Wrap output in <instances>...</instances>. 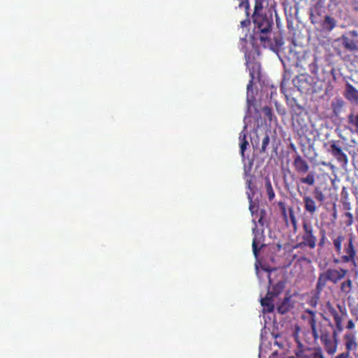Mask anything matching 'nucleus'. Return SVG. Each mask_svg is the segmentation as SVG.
Segmentation results:
<instances>
[{"label":"nucleus","mask_w":358,"mask_h":358,"mask_svg":"<svg viewBox=\"0 0 358 358\" xmlns=\"http://www.w3.org/2000/svg\"><path fill=\"white\" fill-rule=\"evenodd\" d=\"M301 183L313 185L315 183V176L313 173H310L306 177L301 178L299 180Z\"/></svg>","instance_id":"7c9ffc66"},{"label":"nucleus","mask_w":358,"mask_h":358,"mask_svg":"<svg viewBox=\"0 0 358 358\" xmlns=\"http://www.w3.org/2000/svg\"><path fill=\"white\" fill-rule=\"evenodd\" d=\"M275 344L280 347L281 349H286L287 348H289L290 345L289 343L286 341L284 343L282 341V336H275Z\"/></svg>","instance_id":"473e14b6"},{"label":"nucleus","mask_w":358,"mask_h":358,"mask_svg":"<svg viewBox=\"0 0 358 358\" xmlns=\"http://www.w3.org/2000/svg\"><path fill=\"white\" fill-rule=\"evenodd\" d=\"M341 332L333 330L331 336L320 341L324 350L329 355H333L336 352L338 344V335Z\"/></svg>","instance_id":"9d476101"},{"label":"nucleus","mask_w":358,"mask_h":358,"mask_svg":"<svg viewBox=\"0 0 358 358\" xmlns=\"http://www.w3.org/2000/svg\"><path fill=\"white\" fill-rule=\"evenodd\" d=\"M238 8L243 9L245 12V19L241 20L240 22H251L250 18V3L249 0H239Z\"/></svg>","instance_id":"aec40b11"},{"label":"nucleus","mask_w":358,"mask_h":358,"mask_svg":"<svg viewBox=\"0 0 358 358\" xmlns=\"http://www.w3.org/2000/svg\"><path fill=\"white\" fill-rule=\"evenodd\" d=\"M306 313L308 314V315H302V318L308 319V323L311 328L313 336L315 340L320 338V340L321 341L331 336V334L327 327L320 325L319 330L317 329L315 313L313 310H307Z\"/></svg>","instance_id":"0eeeda50"},{"label":"nucleus","mask_w":358,"mask_h":358,"mask_svg":"<svg viewBox=\"0 0 358 358\" xmlns=\"http://www.w3.org/2000/svg\"><path fill=\"white\" fill-rule=\"evenodd\" d=\"M262 113L265 118L268 119L269 121H272L273 113L270 107L265 106L262 108Z\"/></svg>","instance_id":"72a5a7b5"},{"label":"nucleus","mask_w":358,"mask_h":358,"mask_svg":"<svg viewBox=\"0 0 358 358\" xmlns=\"http://www.w3.org/2000/svg\"><path fill=\"white\" fill-rule=\"evenodd\" d=\"M264 186L268 199L269 201H272L275 197V192L268 176L264 178Z\"/></svg>","instance_id":"b1692460"},{"label":"nucleus","mask_w":358,"mask_h":358,"mask_svg":"<svg viewBox=\"0 0 358 358\" xmlns=\"http://www.w3.org/2000/svg\"><path fill=\"white\" fill-rule=\"evenodd\" d=\"M344 241L345 236L341 234L333 239L334 248L338 255V257L333 259V262L336 264H350L354 268H357V249L355 238L350 235L345 242Z\"/></svg>","instance_id":"f03ea898"},{"label":"nucleus","mask_w":358,"mask_h":358,"mask_svg":"<svg viewBox=\"0 0 358 358\" xmlns=\"http://www.w3.org/2000/svg\"><path fill=\"white\" fill-rule=\"evenodd\" d=\"M272 292L270 291V288L268 290L266 296L261 299V304L264 308L268 313L273 312L274 310L273 298Z\"/></svg>","instance_id":"f3484780"},{"label":"nucleus","mask_w":358,"mask_h":358,"mask_svg":"<svg viewBox=\"0 0 358 358\" xmlns=\"http://www.w3.org/2000/svg\"><path fill=\"white\" fill-rule=\"evenodd\" d=\"M287 28H288L289 29H291V24H290V23H288V24H287Z\"/></svg>","instance_id":"3c124183"},{"label":"nucleus","mask_w":358,"mask_h":358,"mask_svg":"<svg viewBox=\"0 0 358 358\" xmlns=\"http://www.w3.org/2000/svg\"><path fill=\"white\" fill-rule=\"evenodd\" d=\"M331 26H330V29H332L334 26H335V24L334 23H332V24H329Z\"/></svg>","instance_id":"8fccbe9b"},{"label":"nucleus","mask_w":358,"mask_h":358,"mask_svg":"<svg viewBox=\"0 0 358 358\" xmlns=\"http://www.w3.org/2000/svg\"><path fill=\"white\" fill-rule=\"evenodd\" d=\"M343 95L350 102H358V90L350 83H346Z\"/></svg>","instance_id":"2eb2a0df"},{"label":"nucleus","mask_w":358,"mask_h":358,"mask_svg":"<svg viewBox=\"0 0 358 358\" xmlns=\"http://www.w3.org/2000/svg\"><path fill=\"white\" fill-rule=\"evenodd\" d=\"M250 80L247 85V90L250 91L253 85L254 80L260 76V65L257 62H253L248 66Z\"/></svg>","instance_id":"ddd939ff"},{"label":"nucleus","mask_w":358,"mask_h":358,"mask_svg":"<svg viewBox=\"0 0 358 358\" xmlns=\"http://www.w3.org/2000/svg\"><path fill=\"white\" fill-rule=\"evenodd\" d=\"M240 138L241 141L240 144L241 154L243 157H244V152L247 146L248 145V142L246 140V134L243 131L240 134Z\"/></svg>","instance_id":"cd10ccee"},{"label":"nucleus","mask_w":358,"mask_h":358,"mask_svg":"<svg viewBox=\"0 0 358 358\" xmlns=\"http://www.w3.org/2000/svg\"><path fill=\"white\" fill-rule=\"evenodd\" d=\"M270 138L268 134H266L265 136L262 139V147H261V152H265L266 148L269 144Z\"/></svg>","instance_id":"f704fd0d"},{"label":"nucleus","mask_w":358,"mask_h":358,"mask_svg":"<svg viewBox=\"0 0 358 358\" xmlns=\"http://www.w3.org/2000/svg\"><path fill=\"white\" fill-rule=\"evenodd\" d=\"M294 340L297 343V348L294 350L295 356H292V358H310L311 349L308 347H305L299 341V337L296 334L294 335Z\"/></svg>","instance_id":"f8f14e48"},{"label":"nucleus","mask_w":358,"mask_h":358,"mask_svg":"<svg viewBox=\"0 0 358 358\" xmlns=\"http://www.w3.org/2000/svg\"><path fill=\"white\" fill-rule=\"evenodd\" d=\"M271 0H255L254 11L252 15V22H279L280 19L275 10L267 8Z\"/></svg>","instance_id":"7ed1b4c3"},{"label":"nucleus","mask_w":358,"mask_h":358,"mask_svg":"<svg viewBox=\"0 0 358 358\" xmlns=\"http://www.w3.org/2000/svg\"><path fill=\"white\" fill-rule=\"evenodd\" d=\"M292 226L294 227V230H296V220H295V217H294V216L293 215H292Z\"/></svg>","instance_id":"37998d69"},{"label":"nucleus","mask_w":358,"mask_h":358,"mask_svg":"<svg viewBox=\"0 0 358 358\" xmlns=\"http://www.w3.org/2000/svg\"><path fill=\"white\" fill-rule=\"evenodd\" d=\"M290 296H285L284 301L278 306V312L281 314L287 313L290 308L291 303L289 302Z\"/></svg>","instance_id":"393cba45"},{"label":"nucleus","mask_w":358,"mask_h":358,"mask_svg":"<svg viewBox=\"0 0 358 358\" xmlns=\"http://www.w3.org/2000/svg\"><path fill=\"white\" fill-rule=\"evenodd\" d=\"M342 204L343 208L345 210L350 211L352 209V206L348 199V196L347 192H344V190L342 191Z\"/></svg>","instance_id":"c85d7f7f"},{"label":"nucleus","mask_w":358,"mask_h":358,"mask_svg":"<svg viewBox=\"0 0 358 358\" xmlns=\"http://www.w3.org/2000/svg\"><path fill=\"white\" fill-rule=\"evenodd\" d=\"M303 201L305 203V209L308 213L313 214L317 209L316 204L313 199L310 196H306L303 197Z\"/></svg>","instance_id":"5701e85b"},{"label":"nucleus","mask_w":358,"mask_h":358,"mask_svg":"<svg viewBox=\"0 0 358 358\" xmlns=\"http://www.w3.org/2000/svg\"><path fill=\"white\" fill-rule=\"evenodd\" d=\"M276 354H277V352H273V353L272 354V355L274 357Z\"/></svg>","instance_id":"5fc2aeb1"},{"label":"nucleus","mask_w":358,"mask_h":358,"mask_svg":"<svg viewBox=\"0 0 358 358\" xmlns=\"http://www.w3.org/2000/svg\"><path fill=\"white\" fill-rule=\"evenodd\" d=\"M345 101L341 97H336L331 103V108L334 116L337 117L342 112Z\"/></svg>","instance_id":"6ab92c4d"},{"label":"nucleus","mask_w":358,"mask_h":358,"mask_svg":"<svg viewBox=\"0 0 358 358\" xmlns=\"http://www.w3.org/2000/svg\"><path fill=\"white\" fill-rule=\"evenodd\" d=\"M310 358H325L322 349L320 347L311 349Z\"/></svg>","instance_id":"c756f323"},{"label":"nucleus","mask_w":358,"mask_h":358,"mask_svg":"<svg viewBox=\"0 0 358 358\" xmlns=\"http://www.w3.org/2000/svg\"><path fill=\"white\" fill-rule=\"evenodd\" d=\"M332 215H333L334 219H336V217H337V213H336V207L335 206L334 207V213H333Z\"/></svg>","instance_id":"09e8293b"},{"label":"nucleus","mask_w":358,"mask_h":358,"mask_svg":"<svg viewBox=\"0 0 358 358\" xmlns=\"http://www.w3.org/2000/svg\"><path fill=\"white\" fill-rule=\"evenodd\" d=\"M287 173L285 172L284 173V181H285V186L287 187L288 186V183H287Z\"/></svg>","instance_id":"c03bdc74"},{"label":"nucleus","mask_w":358,"mask_h":358,"mask_svg":"<svg viewBox=\"0 0 358 358\" xmlns=\"http://www.w3.org/2000/svg\"><path fill=\"white\" fill-rule=\"evenodd\" d=\"M247 24H245V23L241 24L242 27H246V25H247Z\"/></svg>","instance_id":"603ef678"},{"label":"nucleus","mask_w":358,"mask_h":358,"mask_svg":"<svg viewBox=\"0 0 358 358\" xmlns=\"http://www.w3.org/2000/svg\"><path fill=\"white\" fill-rule=\"evenodd\" d=\"M357 267H358V263H357Z\"/></svg>","instance_id":"13d9d810"},{"label":"nucleus","mask_w":358,"mask_h":358,"mask_svg":"<svg viewBox=\"0 0 358 358\" xmlns=\"http://www.w3.org/2000/svg\"><path fill=\"white\" fill-rule=\"evenodd\" d=\"M345 328L348 331L343 335L345 350L342 353L350 357V352L356 350L358 346L356 336L357 332L354 331L355 323L352 319L348 321Z\"/></svg>","instance_id":"423d86ee"},{"label":"nucleus","mask_w":358,"mask_h":358,"mask_svg":"<svg viewBox=\"0 0 358 358\" xmlns=\"http://www.w3.org/2000/svg\"><path fill=\"white\" fill-rule=\"evenodd\" d=\"M246 184H247V187L248 188H249L250 189H252V180L251 179H248L246 180Z\"/></svg>","instance_id":"79ce46f5"},{"label":"nucleus","mask_w":358,"mask_h":358,"mask_svg":"<svg viewBox=\"0 0 358 358\" xmlns=\"http://www.w3.org/2000/svg\"><path fill=\"white\" fill-rule=\"evenodd\" d=\"M342 44L345 50L353 52L358 50V40L350 38L348 36L343 35L341 37Z\"/></svg>","instance_id":"dca6fc26"},{"label":"nucleus","mask_w":358,"mask_h":358,"mask_svg":"<svg viewBox=\"0 0 358 358\" xmlns=\"http://www.w3.org/2000/svg\"><path fill=\"white\" fill-rule=\"evenodd\" d=\"M324 17H325V21H324V22H327V23L333 22L331 20V18H330L329 16L325 15V16H324Z\"/></svg>","instance_id":"49530a36"},{"label":"nucleus","mask_w":358,"mask_h":358,"mask_svg":"<svg viewBox=\"0 0 358 358\" xmlns=\"http://www.w3.org/2000/svg\"><path fill=\"white\" fill-rule=\"evenodd\" d=\"M278 205L280 208L283 220L286 225L288 226L289 217L291 218V208L289 207L288 208H287L285 204L282 201H279Z\"/></svg>","instance_id":"412c9836"},{"label":"nucleus","mask_w":358,"mask_h":358,"mask_svg":"<svg viewBox=\"0 0 358 358\" xmlns=\"http://www.w3.org/2000/svg\"><path fill=\"white\" fill-rule=\"evenodd\" d=\"M348 270L339 268H329L325 271L320 273L316 284V292L320 294L326 287L327 282L336 285L345 278Z\"/></svg>","instance_id":"20e7f679"},{"label":"nucleus","mask_w":358,"mask_h":358,"mask_svg":"<svg viewBox=\"0 0 358 358\" xmlns=\"http://www.w3.org/2000/svg\"><path fill=\"white\" fill-rule=\"evenodd\" d=\"M346 36H350V38H352L354 39H357L358 38V33L357 31H350Z\"/></svg>","instance_id":"4c0bfd02"},{"label":"nucleus","mask_w":358,"mask_h":358,"mask_svg":"<svg viewBox=\"0 0 358 358\" xmlns=\"http://www.w3.org/2000/svg\"><path fill=\"white\" fill-rule=\"evenodd\" d=\"M283 358H291V356L287 355L286 357H283Z\"/></svg>","instance_id":"6e6d98bb"},{"label":"nucleus","mask_w":358,"mask_h":358,"mask_svg":"<svg viewBox=\"0 0 358 358\" xmlns=\"http://www.w3.org/2000/svg\"><path fill=\"white\" fill-rule=\"evenodd\" d=\"M296 171L300 174H305L309 169L308 162L300 156H297L294 161Z\"/></svg>","instance_id":"a211bd4d"},{"label":"nucleus","mask_w":358,"mask_h":358,"mask_svg":"<svg viewBox=\"0 0 358 358\" xmlns=\"http://www.w3.org/2000/svg\"><path fill=\"white\" fill-rule=\"evenodd\" d=\"M313 196L317 201L321 203H322L325 200V196L322 191L318 187H316L314 189Z\"/></svg>","instance_id":"2f4dec72"},{"label":"nucleus","mask_w":358,"mask_h":358,"mask_svg":"<svg viewBox=\"0 0 358 358\" xmlns=\"http://www.w3.org/2000/svg\"><path fill=\"white\" fill-rule=\"evenodd\" d=\"M348 122L350 125L353 126L356 129V131L358 133V113H351L348 115Z\"/></svg>","instance_id":"bb28decb"},{"label":"nucleus","mask_w":358,"mask_h":358,"mask_svg":"<svg viewBox=\"0 0 358 358\" xmlns=\"http://www.w3.org/2000/svg\"><path fill=\"white\" fill-rule=\"evenodd\" d=\"M324 240H325V232L324 231H322V238L320 240V242H319V245L322 247L324 244Z\"/></svg>","instance_id":"58836bf2"},{"label":"nucleus","mask_w":358,"mask_h":358,"mask_svg":"<svg viewBox=\"0 0 358 358\" xmlns=\"http://www.w3.org/2000/svg\"><path fill=\"white\" fill-rule=\"evenodd\" d=\"M248 198L250 199V206L249 209L250 210V213L252 214V216L253 217V221H255L256 219H257V222L263 224L262 222L263 219V215L264 214V210H259V206L256 204L252 200V197L249 195Z\"/></svg>","instance_id":"4468645a"},{"label":"nucleus","mask_w":358,"mask_h":358,"mask_svg":"<svg viewBox=\"0 0 358 358\" xmlns=\"http://www.w3.org/2000/svg\"><path fill=\"white\" fill-rule=\"evenodd\" d=\"M302 242L296 245H292V249L304 245L313 249L316 246L317 238L313 235V228L311 224L307 221L303 222Z\"/></svg>","instance_id":"6e6552de"},{"label":"nucleus","mask_w":358,"mask_h":358,"mask_svg":"<svg viewBox=\"0 0 358 358\" xmlns=\"http://www.w3.org/2000/svg\"><path fill=\"white\" fill-rule=\"evenodd\" d=\"M292 150H295V148H294V145H293V144H292Z\"/></svg>","instance_id":"864d4df0"},{"label":"nucleus","mask_w":358,"mask_h":358,"mask_svg":"<svg viewBox=\"0 0 358 358\" xmlns=\"http://www.w3.org/2000/svg\"><path fill=\"white\" fill-rule=\"evenodd\" d=\"M273 24H255L253 28V37L260 41V44L265 48H268L275 52L284 67L283 78L281 83V90L288 99L289 80L291 73L289 69V55L291 46L284 48V41L279 25L276 24V29L273 30Z\"/></svg>","instance_id":"f257e3e1"},{"label":"nucleus","mask_w":358,"mask_h":358,"mask_svg":"<svg viewBox=\"0 0 358 358\" xmlns=\"http://www.w3.org/2000/svg\"><path fill=\"white\" fill-rule=\"evenodd\" d=\"M285 287V282L283 281H279L276 285L273 286L270 291L272 292V295L275 297L283 291Z\"/></svg>","instance_id":"a878e982"},{"label":"nucleus","mask_w":358,"mask_h":358,"mask_svg":"<svg viewBox=\"0 0 358 358\" xmlns=\"http://www.w3.org/2000/svg\"><path fill=\"white\" fill-rule=\"evenodd\" d=\"M344 216L347 217V220L345 222L346 227L352 225L354 222L353 215L350 212H346L344 213Z\"/></svg>","instance_id":"c9c22d12"},{"label":"nucleus","mask_w":358,"mask_h":358,"mask_svg":"<svg viewBox=\"0 0 358 358\" xmlns=\"http://www.w3.org/2000/svg\"><path fill=\"white\" fill-rule=\"evenodd\" d=\"M353 289V282L350 278H347L341 283L340 290L345 296L351 293Z\"/></svg>","instance_id":"4be33fe9"},{"label":"nucleus","mask_w":358,"mask_h":358,"mask_svg":"<svg viewBox=\"0 0 358 358\" xmlns=\"http://www.w3.org/2000/svg\"><path fill=\"white\" fill-rule=\"evenodd\" d=\"M296 56V66L300 67L302 69H308L311 71L312 65L315 62V59L312 58L310 55H308L305 51L302 52L300 55V53H295Z\"/></svg>","instance_id":"9b49d317"},{"label":"nucleus","mask_w":358,"mask_h":358,"mask_svg":"<svg viewBox=\"0 0 358 358\" xmlns=\"http://www.w3.org/2000/svg\"><path fill=\"white\" fill-rule=\"evenodd\" d=\"M269 283L271 284V279L269 278Z\"/></svg>","instance_id":"4d7b16f0"},{"label":"nucleus","mask_w":358,"mask_h":358,"mask_svg":"<svg viewBox=\"0 0 358 358\" xmlns=\"http://www.w3.org/2000/svg\"><path fill=\"white\" fill-rule=\"evenodd\" d=\"M278 251L280 252V250L282 248L283 250H288L287 248H289V244H285L284 247H282L281 245L278 244Z\"/></svg>","instance_id":"a19ab883"},{"label":"nucleus","mask_w":358,"mask_h":358,"mask_svg":"<svg viewBox=\"0 0 358 358\" xmlns=\"http://www.w3.org/2000/svg\"><path fill=\"white\" fill-rule=\"evenodd\" d=\"M328 151L343 166H346L348 164V158L347 155L343 151L342 147L340 145V141H331L329 142V148Z\"/></svg>","instance_id":"1a4fd4ad"},{"label":"nucleus","mask_w":358,"mask_h":358,"mask_svg":"<svg viewBox=\"0 0 358 358\" xmlns=\"http://www.w3.org/2000/svg\"><path fill=\"white\" fill-rule=\"evenodd\" d=\"M298 14H299V10H298V8H296V13H295L296 20H298V22H301V20L299 18Z\"/></svg>","instance_id":"a18cd8bd"},{"label":"nucleus","mask_w":358,"mask_h":358,"mask_svg":"<svg viewBox=\"0 0 358 358\" xmlns=\"http://www.w3.org/2000/svg\"><path fill=\"white\" fill-rule=\"evenodd\" d=\"M326 308L334 321V326L331 323H329V326L333 328V330L343 331L344 330L343 321L348 317V311L345 305L338 303L335 307L328 301L326 303Z\"/></svg>","instance_id":"39448f33"},{"label":"nucleus","mask_w":358,"mask_h":358,"mask_svg":"<svg viewBox=\"0 0 358 358\" xmlns=\"http://www.w3.org/2000/svg\"><path fill=\"white\" fill-rule=\"evenodd\" d=\"M310 20H311V22H312V23L316 22H315V20H314V18H313V13H310Z\"/></svg>","instance_id":"de8ad7c7"},{"label":"nucleus","mask_w":358,"mask_h":358,"mask_svg":"<svg viewBox=\"0 0 358 358\" xmlns=\"http://www.w3.org/2000/svg\"><path fill=\"white\" fill-rule=\"evenodd\" d=\"M260 249L261 248L258 247L256 238H255L252 241V251L255 257H258Z\"/></svg>","instance_id":"e433bc0d"},{"label":"nucleus","mask_w":358,"mask_h":358,"mask_svg":"<svg viewBox=\"0 0 358 358\" xmlns=\"http://www.w3.org/2000/svg\"><path fill=\"white\" fill-rule=\"evenodd\" d=\"M349 357H350V356H348V355H344L343 353L341 352L331 358H349Z\"/></svg>","instance_id":"ea45409f"}]
</instances>
